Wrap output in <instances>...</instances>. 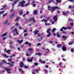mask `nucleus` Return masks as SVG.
<instances>
[{
  "instance_id": "35",
  "label": "nucleus",
  "mask_w": 74,
  "mask_h": 74,
  "mask_svg": "<svg viewBox=\"0 0 74 74\" xmlns=\"http://www.w3.org/2000/svg\"><path fill=\"white\" fill-rule=\"evenodd\" d=\"M46 50L48 51V52H46V54H47V53H49V49H46Z\"/></svg>"
},
{
  "instance_id": "10",
  "label": "nucleus",
  "mask_w": 74,
  "mask_h": 74,
  "mask_svg": "<svg viewBox=\"0 0 74 74\" xmlns=\"http://www.w3.org/2000/svg\"><path fill=\"white\" fill-rule=\"evenodd\" d=\"M2 55H3V56L4 58H8L9 57L8 56H7L6 55H5V54L4 55L3 54H2Z\"/></svg>"
},
{
  "instance_id": "3",
  "label": "nucleus",
  "mask_w": 74,
  "mask_h": 74,
  "mask_svg": "<svg viewBox=\"0 0 74 74\" xmlns=\"http://www.w3.org/2000/svg\"><path fill=\"white\" fill-rule=\"evenodd\" d=\"M7 64H9V66H10L11 67H12L14 66V62H12L11 63H7Z\"/></svg>"
},
{
  "instance_id": "50",
  "label": "nucleus",
  "mask_w": 74,
  "mask_h": 74,
  "mask_svg": "<svg viewBox=\"0 0 74 74\" xmlns=\"http://www.w3.org/2000/svg\"><path fill=\"white\" fill-rule=\"evenodd\" d=\"M44 71H45L46 73H48V71H47L46 69H45Z\"/></svg>"
},
{
  "instance_id": "26",
  "label": "nucleus",
  "mask_w": 74,
  "mask_h": 74,
  "mask_svg": "<svg viewBox=\"0 0 74 74\" xmlns=\"http://www.w3.org/2000/svg\"><path fill=\"white\" fill-rule=\"evenodd\" d=\"M7 33H4L1 36V37H4V36H7Z\"/></svg>"
},
{
  "instance_id": "58",
  "label": "nucleus",
  "mask_w": 74,
  "mask_h": 74,
  "mask_svg": "<svg viewBox=\"0 0 74 74\" xmlns=\"http://www.w3.org/2000/svg\"><path fill=\"white\" fill-rule=\"evenodd\" d=\"M71 8V5H69V9H70V8Z\"/></svg>"
},
{
  "instance_id": "15",
  "label": "nucleus",
  "mask_w": 74,
  "mask_h": 74,
  "mask_svg": "<svg viewBox=\"0 0 74 74\" xmlns=\"http://www.w3.org/2000/svg\"><path fill=\"white\" fill-rule=\"evenodd\" d=\"M8 20H7L5 21L3 23V24L4 25H6V24H7V23H8Z\"/></svg>"
},
{
  "instance_id": "62",
  "label": "nucleus",
  "mask_w": 74,
  "mask_h": 74,
  "mask_svg": "<svg viewBox=\"0 0 74 74\" xmlns=\"http://www.w3.org/2000/svg\"><path fill=\"white\" fill-rule=\"evenodd\" d=\"M50 1L51 3H53V2H54V0H50Z\"/></svg>"
},
{
  "instance_id": "19",
  "label": "nucleus",
  "mask_w": 74,
  "mask_h": 74,
  "mask_svg": "<svg viewBox=\"0 0 74 74\" xmlns=\"http://www.w3.org/2000/svg\"><path fill=\"white\" fill-rule=\"evenodd\" d=\"M14 15H15L14 14H12V15L10 16V18H11V19H12V18H14Z\"/></svg>"
},
{
  "instance_id": "41",
  "label": "nucleus",
  "mask_w": 74,
  "mask_h": 74,
  "mask_svg": "<svg viewBox=\"0 0 74 74\" xmlns=\"http://www.w3.org/2000/svg\"><path fill=\"white\" fill-rule=\"evenodd\" d=\"M7 13H6L3 15V17H4V16H7Z\"/></svg>"
},
{
  "instance_id": "56",
  "label": "nucleus",
  "mask_w": 74,
  "mask_h": 74,
  "mask_svg": "<svg viewBox=\"0 0 74 74\" xmlns=\"http://www.w3.org/2000/svg\"><path fill=\"white\" fill-rule=\"evenodd\" d=\"M41 45V44L40 43H38L37 44V46H39V45Z\"/></svg>"
},
{
  "instance_id": "55",
  "label": "nucleus",
  "mask_w": 74,
  "mask_h": 74,
  "mask_svg": "<svg viewBox=\"0 0 74 74\" xmlns=\"http://www.w3.org/2000/svg\"><path fill=\"white\" fill-rule=\"evenodd\" d=\"M34 64L35 66H37L38 65V64H37V63H34Z\"/></svg>"
},
{
  "instance_id": "37",
  "label": "nucleus",
  "mask_w": 74,
  "mask_h": 74,
  "mask_svg": "<svg viewBox=\"0 0 74 74\" xmlns=\"http://www.w3.org/2000/svg\"><path fill=\"white\" fill-rule=\"evenodd\" d=\"M2 62H3V63H5V64H7V62H6V61L5 60H2Z\"/></svg>"
},
{
  "instance_id": "18",
  "label": "nucleus",
  "mask_w": 74,
  "mask_h": 74,
  "mask_svg": "<svg viewBox=\"0 0 74 74\" xmlns=\"http://www.w3.org/2000/svg\"><path fill=\"white\" fill-rule=\"evenodd\" d=\"M18 1H19V0H16L14 2V4H16V3L17 2H18Z\"/></svg>"
},
{
  "instance_id": "29",
  "label": "nucleus",
  "mask_w": 74,
  "mask_h": 74,
  "mask_svg": "<svg viewBox=\"0 0 74 74\" xmlns=\"http://www.w3.org/2000/svg\"><path fill=\"white\" fill-rule=\"evenodd\" d=\"M56 30V28H53L52 30V33H53V32H55V31Z\"/></svg>"
},
{
  "instance_id": "28",
  "label": "nucleus",
  "mask_w": 74,
  "mask_h": 74,
  "mask_svg": "<svg viewBox=\"0 0 74 74\" xmlns=\"http://www.w3.org/2000/svg\"><path fill=\"white\" fill-rule=\"evenodd\" d=\"M38 55V56H41V53H36L35 54V55Z\"/></svg>"
},
{
  "instance_id": "11",
  "label": "nucleus",
  "mask_w": 74,
  "mask_h": 74,
  "mask_svg": "<svg viewBox=\"0 0 74 74\" xmlns=\"http://www.w3.org/2000/svg\"><path fill=\"white\" fill-rule=\"evenodd\" d=\"M4 51L5 52H7V53H9L10 52H11V51L10 50H8L7 51H6V49H5L4 50Z\"/></svg>"
},
{
  "instance_id": "2",
  "label": "nucleus",
  "mask_w": 74,
  "mask_h": 74,
  "mask_svg": "<svg viewBox=\"0 0 74 74\" xmlns=\"http://www.w3.org/2000/svg\"><path fill=\"white\" fill-rule=\"evenodd\" d=\"M25 3H26V1L24 0H23L22 1L21 3H20L19 4L21 7H25V5H24Z\"/></svg>"
},
{
  "instance_id": "47",
  "label": "nucleus",
  "mask_w": 74,
  "mask_h": 74,
  "mask_svg": "<svg viewBox=\"0 0 74 74\" xmlns=\"http://www.w3.org/2000/svg\"><path fill=\"white\" fill-rule=\"evenodd\" d=\"M28 66H26V65H25L24 66V67L25 69H27V68H28Z\"/></svg>"
},
{
  "instance_id": "1",
  "label": "nucleus",
  "mask_w": 74,
  "mask_h": 74,
  "mask_svg": "<svg viewBox=\"0 0 74 74\" xmlns=\"http://www.w3.org/2000/svg\"><path fill=\"white\" fill-rule=\"evenodd\" d=\"M48 8L49 10L52 9V10H55V9H59V8L58 7V6H56L52 8L50 6H48Z\"/></svg>"
},
{
  "instance_id": "16",
  "label": "nucleus",
  "mask_w": 74,
  "mask_h": 74,
  "mask_svg": "<svg viewBox=\"0 0 74 74\" xmlns=\"http://www.w3.org/2000/svg\"><path fill=\"white\" fill-rule=\"evenodd\" d=\"M67 14H69V12H63L62 14L63 15H67Z\"/></svg>"
},
{
  "instance_id": "27",
  "label": "nucleus",
  "mask_w": 74,
  "mask_h": 74,
  "mask_svg": "<svg viewBox=\"0 0 74 74\" xmlns=\"http://www.w3.org/2000/svg\"><path fill=\"white\" fill-rule=\"evenodd\" d=\"M44 22L45 23V22H47V20H45L44 19H43L42 20V22H44Z\"/></svg>"
},
{
  "instance_id": "44",
  "label": "nucleus",
  "mask_w": 74,
  "mask_h": 74,
  "mask_svg": "<svg viewBox=\"0 0 74 74\" xmlns=\"http://www.w3.org/2000/svg\"><path fill=\"white\" fill-rule=\"evenodd\" d=\"M4 12L3 11H2L0 12V14H4Z\"/></svg>"
},
{
  "instance_id": "39",
  "label": "nucleus",
  "mask_w": 74,
  "mask_h": 74,
  "mask_svg": "<svg viewBox=\"0 0 74 74\" xmlns=\"http://www.w3.org/2000/svg\"><path fill=\"white\" fill-rule=\"evenodd\" d=\"M45 25L46 26H49V25H50V23H48L47 24V23H45Z\"/></svg>"
},
{
  "instance_id": "9",
  "label": "nucleus",
  "mask_w": 74,
  "mask_h": 74,
  "mask_svg": "<svg viewBox=\"0 0 74 74\" xmlns=\"http://www.w3.org/2000/svg\"><path fill=\"white\" fill-rule=\"evenodd\" d=\"M29 21H32L34 22H36V20H34V18H30L29 19Z\"/></svg>"
},
{
  "instance_id": "17",
  "label": "nucleus",
  "mask_w": 74,
  "mask_h": 74,
  "mask_svg": "<svg viewBox=\"0 0 74 74\" xmlns=\"http://www.w3.org/2000/svg\"><path fill=\"white\" fill-rule=\"evenodd\" d=\"M39 62L42 63H43V64H44V63H45V61H42V60H39Z\"/></svg>"
},
{
  "instance_id": "32",
  "label": "nucleus",
  "mask_w": 74,
  "mask_h": 74,
  "mask_svg": "<svg viewBox=\"0 0 74 74\" xmlns=\"http://www.w3.org/2000/svg\"><path fill=\"white\" fill-rule=\"evenodd\" d=\"M62 47V45L60 44H58L57 45V47L59 48L60 47Z\"/></svg>"
},
{
  "instance_id": "51",
  "label": "nucleus",
  "mask_w": 74,
  "mask_h": 74,
  "mask_svg": "<svg viewBox=\"0 0 74 74\" xmlns=\"http://www.w3.org/2000/svg\"><path fill=\"white\" fill-rule=\"evenodd\" d=\"M33 6L34 7H36V5L35 3H34L33 4Z\"/></svg>"
},
{
  "instance_id": "54",
  "label": "nucleus",
  "mask_w": 74,
  "mask_h": 74,
  "mask_svg": "<svg viewBox=\"0 0 74 74\" xmlns=\"http://www.w3.org/2000/svg\"><path fill=\"white\" fill-rule=\"evenodd\" d=\"M74 24H73V23H71V26H73V25Z\"/></svg>"
},
{
  "instance_id": "42",
  "label": "nucleus",
  "mask_w": 74,
  "mask_h": 74,
  "mask_svg": "<svg viewBox=\"0 0 74 74\" xmlns=\"http://www.w3.org/2000/svg\"><path fill=\"white\" fill-rule=\"evenodd\" d=\"M29 3H30L29 2L27 4H26L25 5H24V7H25L26 6H27V5H28L29 4Z\"/></svg>"
},
{
  "instance_id": "24",
  "label": "nucleus",
  "mask_w": 74,
  "mask_h": 74,
  "mask_svg": "<svg viewBox=\"0 0 74 74\" xmlns=\"http://www.w3.org/2000/svg\"><path fill=\"white\" fill-rule=\"evenodd\" d=\"M50 31H51V29H48L47 30V33H50Z\"/></svg>"
},
{
  "instance_id": "36",
  "label": "nucleus",
  "mask_w": 74,
  "mask_h": 74,
  "mask_svg": "<svg viewBox=\"0 0 74 74\" xmlns=\"http://www.w3.org/2000/svg\"><path fill=\"white\" fill-rule=\"evenodd\" d=\"M68 44L69 45H72L73 44V42H69Z\"/></svg>"
},
{
  "instance_id": "8",
  "label": "nucleus",
  "mask_w": 74,
  "mask_h": 74,
  "mask_svg": "<svg viewBox=\"0 0 74 74\" xmlns=\"http://www.w3.org/2000/svg\"><path fill=\"white\" fill-rule=\"evenodd\" d=\"M62 49L64 51H66V47L65 46H63L62 48Z\"/></svg>"
},
{
  "instance_id": "60",
  "label": "nucleus",
  "mask_w": 74,
  "mask_h": 74,
  "mask_svg": "<svg viewBox=\"0 0 74 74\" xmlns=\"http://www.w3.org/2000/svg\"><path fill=\"white\" fill-rule=\"evenodd\" d=\"M18 29H22V27H18Z\"/></svg>"
},
{
  "instance_id": "31",
  "label": "nucleus",
  "mask_w": 74,
  "mask_h": 74,
  "mask_svg": "<svg viewBox=\"0 0 74 74\" xmlns=\"http://www.w3.org/2000/svg\"><path fill=\"white\" fill-rule=\"evenodd\" d=\"M15 26H16L17 27H18L19 26V24L18 23H17L15 24Z\"/></svg>"
},
{
  "instance_id": "43",
  "label": "nucleus",
  "mask_w": 74,
  "mask_h": 74,
  "mask_svg": "<svg viewBox=\"0 0 74 74\" xmlns=\"http://www.w3.org/2000/svg\"><path fill=\"white\" fill-rule=\"evenodd\" d=\"M50 36H51V34H49L47 36V37H49Z\"/></svg>"
},
{
  "instance_id": "49",
  "label": "nucleus",
  "mask_w": 74,
  "mask_h": 74,
  "mask_svg": "<svg viewBox=\"0 0 74 74\" xmlns=\"http://www.w3.org/2000/svg\"><path fill=\"white\" fill-rule=\"evenodd\" d=\"M19 71H22V73H23V71H22V69H19Z\"/></svg>"
},
{
  "instance_id": "45",
  "label": "nucleus",
  "mask_w": 74,
  "mask_h": 74,
  "mask_svg": "<svg viewBox=\"0 0 74 74\" xmlns=\"http://www.w3.org/2000/svg\"><path fill=\"white\" fill-rule=\"evenodd\" d=\"M57 37H60V35H59V33H57Z\"/></svg>"
},
{
  "instance_id": "52",
  "label": "nucleus",
  "mask_w": 74,
  "mask_h": 74,
  "mask_svg": "<svg viewBox=\"0 0 74 74\" xmlns=\"http://www.w3.org/2000/svg\"><path fill=\"white\" fill-rule=\"evenodd\" d=\"M70 1H71V2H74V0H69Z\"/></svg>"
},
{
  "instance_id": "6",
  "label": "nucleus",
  "mask_w": 74,
  "mask_h": 74,
  "mask_svg": "<svg viewBox=\"0 0 74 74\" xmlns=\"http://www.w3.org/2000/svg\"><path fill=\"white\" fill-rule=\"evenodd\" d=\"M57 19V16L56 15L54 16V18H53V19H54V22H56Z\"/></svg>"
},
{
  "instance_id": "48",
  "label": "nucleus",
  "mask_w": 74,
  "mask_h": 74,
  "mask_svg": "<svg viewBox=\"0 0 74 74\" xmlns=\"http://www.w3.org/2000/svg\"><path fill=\"white\" fill-rule=\"evenodd\" d=\"M29 51H32L33 50V49L32 48H30L28 49Z\"/></svg>"
},
{
  "instance_id": "14",
  "label": "nucleus",
  "mask_w": 74,
  "mask_h": 74,
  "mask_svg": "<svg viewBox=\"0 0 74 74\" xmlns=\"http://www.w3.org/2000/svg\"><path fill=\"white\" fill-rule=\"evenodd\" d=\"M62 38H63V39H66L67 36L65 35L63 36H62Z\"/></svg>"
},
{
  "instance_id": "12",
  "label": "nucleus",
  "mask_w": 74,
  "mask_h": 74,
  "mask_svg": "<svg viewBox=\"0 0 74 74\" xmlns=\"http://www.w3.org/2000/svg\"><path fill=\"white\" fill-rule=\"evenodd\" d=\"M17 42L20 44H21L22 43V42H23V40H18L17 41Z\"/></svg>"
},
{
  "instance_id": "46",
  "label": "nucleus",
  "mask_w": 74,
  "mask_h": 74,
  "mask_svg": "<svg viewBox=\"0 0 74 74\" xmlns=\"http://www.w3.org/2000/svg\"><path fill=\"white\" fill-rule=\"evenodd\" d=\"M66 27L67 29H71V27Z\"/></svg>"
},
{
  "instance_id": "33",
  "label": "nucleus",
  "mask_w": 74,
  "mask_h": 74,
  "mask_svg": "<svg viewBox=\"0 0 74 74\" xmlns=\"http://www.w3.org/2000/svg\"><path fill=\"white\" fill-rule=\"evenodd\" d=\"M19 14H20V15H22V10H21L19 13Z\"/></svg>"
},
{
  "instance_id": "53",
  "label": "nucleus",
  "mask_w": 74,
  "mask_h": 74,
  "mask_svg": "<svg viewBox=\"0 0 74 74\" xmlns=\"http://www.w3.org/2000/svg\"><path fill=\"white\" fill-rule=\"evenodd\" d=\"M71 51L72 52H73V51H74V49H71Z\"/></svg>"
},
{
  "instance_id": "57",
  "label": "nucleus",
  "mask_w": 74,
  "mask_h": 74,
  "mask_svg": "<svg viewBox=\"0 0 74 74\" xmlns=\"http://www.w3.org/2000/svg\"><path fill=\"white\" fill-rule=\"evenodd\" d=\"M27 35V34L25 33V34L24 35V36H26Z\"/></svg>"
},
{
  "instance_id": "30",
  "label": "nucleus",
  "mask_w": 74,
  "mask_h": 74,
  "mask_svg": "<svg viewBox=\"0 0 74 74\" xmlns=\"http://www.w3.org/2000/svg\"><path fill=\"white\" fill-rule=\"evenodd\" d=\"M6 5H4L3 6V8H1V10H4V9H5V8H6Z\"/></svg>"
},
{
  "instance_id": "34",
  "label": "nucleus",
  "mask_w": 74,
  "mask_h": 74,
  "mask_svg": "<svg viewBox=\"0 0 74 74\" xmlns=\"http://www.w3.org/2000/svg\"><path fill=\"white\" fill-rule=\"evenodd\" d=\"M44 34H43V33H42L41 34H38V36H42V35H43Z\"/></svg>"
},
{
  "instance_id": "64",
  "label": "nucleus",
  "mask_w": 74,
  "mask_h": 74,
  "mask_svg": "<svg viewBox=\"0 0 74 74\" xmlns=\"http://www.w3.org/2000/svg\"><path fill=\"white\" fill-rule=\"evenodd\" d=\"M68 20L69 21H72V20L70 19H68Z\"/></svg>"
},
{
  "instance_id": "4",
  "label": "nucleus",
  "mask_w": 74,
  "mask_h": 74,
  "mask_svg": "<svg viewBox=\"0 0 74 74\" xmlns=\"http://www.w3.org/2000/svg\"><path fill=\"white\" fill-rule=\"evenodd\" d=\"M13 32H15L17 35H19V33H18V30L17 29V28H15L14 30H13Z\"/></svg>"
},
{
  "instance_id": "38",
  "label": "nucleus",
  "mask_w": 74,
  "mask_h": 74,
  "mask_svg": "<svg viewBox=\"0 0 74 74\" xmlns=\"http://www.w3.org/2000/svg\"><path fill=\"white\" fill-rule=\"evenodd\" d=\"M62 28L63 29H64V30H66V29H67V27H62Z\"/></svg>"
},
{
  "instance_id": "5",
  "label": "nucleus",
  "mask_w": 74,
  "mask_h": 74,
  "mask_svg": "<svg viewBox=\"0 0 74 74\" xmlns=\"http://www.w3.org/2000/svg\"><path fill=\"white\" fill-rule=\"evenodd\" d=\"M5 70L8 72V73H11L10 72V69L5 68Z\"/></svg>"
},
{
  "instance_id": "59",
  "label": "nucleus",
  "mask_w": 74,
  "mask_h": 74,
  "mask_svg": "<svg viewBox=\"0 0 74 74\" xmlns=\"http://www.w3.org/2000/svg\"><path fill=\"white\" fill-rule=\"evenodd\" d=\"M3 64V63L2 62H0V65H2V64Z\"/></svg>"
},
{
  "instance_id": "21",
  "label": "nucleus",
  "mask_w": 74,
  "mask_h": 74,
  "mask_svg": "<svg viewBox=\"0 0 74 74\" xmlns=\"http://www.w3.org/2000/svg\"><path fill=\"white\" fill-rule=\"evenodd\" d=\"M25 44H27V45H28L29 46H31V43H28V42H26L25 43Z\"/></svg>"
},
{
  "instance_id": "13",
  "label": "nucleus",
  "mask_w": 74,
  "mask_h": 74,
  "mask_svg": "<svg viewBox=\"0 0 74 74\" xmlns=\"http://www.w3.org/2000/svg\"><path fill=\"white\" fill-rule=\"evenodd\" d=\"M34 35H36V34H37L38 33V31L36 30L34 31Z\"/></svg>"
},
{
  "instance_id": "22",
  "label": "nucleus",
  "mask_w": 74,
  "mask_h": 74,
  "mask_svg": "<svg viewBox=\"0 0 74 74\" xmlns=\"http://www.w3.org/2000/svg\"><path fill=\"white\" fill-rule=\"evenodd\" d=\"M27 61L29 62H32V59H29V58H27Z\"/></svg>"
},
{
  "instance_id": "23",
  "label": "nucleus",
  "mask_w": 74,
  "mask_h": 74,
  "mask_svg": "<svg viewBox=\"0 0 74 74\" xmlns=\"http://www.w3.org/2000/svg\"><path fill=\"white\" fill-rule=\"evenodd\" d=\"M12 58L9 59H8V62H10L11 63H12V62H13V61H12Z\"/></svg>"
},
{
  "instance_id": "20",
  "label": "nucleus",
  "mask_w": 74,
  "mask_h": 74,
  "mask_svg": "<svg viewBox=\"0 0 74 74\" xmlns=\"http://www.w3.org/2000/svg\"><path fill=\"white\" fill-rule=\"evenodd\" d=\"M19 17H16V19L14 21L16 22H17L18 21H19Z\"/></svg>"
},
{
  "instance_id": "7",
  "label": "nucleus",
  "mask_w": 74,
  "mask_h": 74,
  "mask_svg": "<svg viewBox=\"0 0 74 74\" xmlns=\"http://www.w3.org/2000/svg\"><path fill=\"white\" fill-rule=\"evenodd\" d=\"M20 67H23V63L22 62H21L20 64Z\"/></svg>"
},
{
  "instance_id": "40",
  "label": "nucleus",
  "mask_w": 74,
  "mask_h": 74,
  "mask_svg": "<svg viewBox=\"0 0 74 74\" xmlns=\"http://www.w3.org/2000/svg\"><path fill=\"white\" fill-rule=\"evenodd\" d=\"M56 1L58 3H60L61 1V0H56Z\"/></svg>"
},
{
  "instance_id": "61",
  "label": "nucleus",
  "mask_w": 74,
  "mask_h": 74,
  "mask_svg": "<svg viewBox=\"0 0 74 74\" xmlns=\"http://www.w3.org/2000/svg\"><path fill=\"white\" fill-rule=\"evenodd\" d=\"M27 32V29H25L24 31V33H26V32Z\"/></svg>"
},
{
  "instance_id": "25",
  "label": "nucleus",
  "mask_w": 74,
  "mask_h": 74,
  "mask_svg": "<svg viewBox=\"0 0 74 74\" xmlns=\"http://www.w3.org/2000/svg\"><path fill=\"white\" fill-rule=\"evenodd\" d=\"M34 15H36V14L37 13V11L36 10H34Z\"/></svg>"
},
{
  "instance_id": "63",
  "label": "nucleus",
  "mask_w": 74,
  "mask_h": 74,
  "mask_svg": "<svg viewBox=\"0 0 74 74\" xmlns=\"http://www.w3.org/2000/svg\"><path fill=\"white\" fill-rule=\"evenodd\" d=\"M11 24V23H10L8 24V25H10Z\"/></svg>"
}]
</instances>
